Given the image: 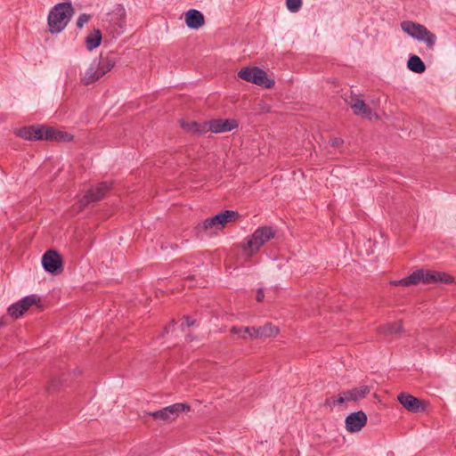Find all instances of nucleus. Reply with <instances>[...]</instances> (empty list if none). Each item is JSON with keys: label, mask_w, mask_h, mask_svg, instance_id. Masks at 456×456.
<instances>
[{"label": "nucleus", "mask_w": 456, "mask_h": 456, "mask_svg": "<svg viewBox=\"0 0 456 456\" xmlns=\"http://www.w3.org/2000/svg\"><path fill=\"white\" fill-rule=\"evenodd\" d=\"M17 135L30 141L49 140L69 142L72 139L69 134L45 126H24L17 132Z\"/></svg>", "instance_id": "obj_1"}, {"label": "nucleus", "mask_w": 456, "mask_h": 456, "mask_svg": "<svg viewBox=\"0 0 456 456\" xmlns=\"http://www.w3.org/2000/svg\"><path fill=\"white\" fill-rule=\"evenodd\" d=\"M115 63L116 61L112 56L101 54L98 59L93 61L89 68L85 71L80 79L81 83L85 86L94 83L110 71Z\"/></svg>", "instance_id": "obj_2"}, {"label": "nucleus", "mask_w": 456, "mask_h": 456, "mask_svg": "<svg viewBox=\"0 0 456 456\" xmlns=\"http://www.w3.org/2000/svg\"><path fill=\"white\" fill-rule=\"evenodd\" d=\"M73 14L70 3H60L54 5L48 15V26L51 33L62 31Z\"/></svg>", "instance_id": "obj_3"}, {"label": "nucleus", "mask_w": 456, "mask_h": 456, "mask_svg": "<svg viewBox=\"0 0 456 456\" xmlns=\"http://www.w3.org/2000/svg\"><path fill=\"white\" fill-rule=\"evenodd\" d=\"M274 235L275 231L272 226L258 227L250 237L241 243V248L246 256L250 257L259 251L261 247L272 240Z\"/></svg>", "instance_id": "obj_4"}, {"label": "nucleus", "mask_w": 456, "mask_h": 456, "mask_svg": "<svg viewBox=\"0 0 456 456\" xmlns=\"http://www.w3.org/2000/svg\"><path fill=\"white\" fill-rule=\"evenodd\" d=\"M232 334L237 335L238 338L246 339L247 336L251 339L267 338L277 336L280 330L271 322L260 327H238L232 326L230 330Z\"/></svg>", "instance_id": "obj_5"}, {"label": "nucleus", "mask_w": 456, "mask_h": 456, "mask_svg": "<svg viewBox=\"0 0 456 456\" xmlns=\"http://www.w3.org/2000/svg\"><path fill=\"white\" fill-rule=\"evenodd\" d=\"M401 28L418 41L425 42L428 48H433L436 42V36L421 24L404 20L401 22Z\"/></svg>", "instance_id": "obj_6"}, {"label": "nucleus", "mask_w": 456, "mask_h": 456, "mask_svg": "<svg viewBox=\"0 0 456 456\" xmlns=\"http://www.w3.org/2000/svg\"><path fill=\"white\" fill-rule=\"evenodd\" d=\"M238 77L247 82H251L265 88H272L274 86V80L268 78L265 71L258 67L243 68L239 71Z\"/></svg>", "instance_id": "obj_7"}, {"label": "nucleus", "mask_w": 456, "mask_h": 456, "mask_svg": "<svg viewBox=\"0 0 456 456\" xmlns=\"http://www.w3.org/2000/svg\"><path fill=\"white\" fill-rule=\"evenodd\" d=\"M191 407L187 403H178L165 407L161 410L149 412L148 415L156 419L165 422L175 420L181 412L190 411Z\"/></svg>", "instance_id": "obj_8"}, {"label": "nucleus", "mask_w": 456, "mask_h": 456, "mask_svg": "<svg viewBox=\"0 0 456 456\" xmlns=\"http://www.w3.org/2000/svg\"><path fill=\"white\" fill-rule=\"evenodd\" d=\"M238 217V213L232 210H225L215 216L207 218L202 223L204 230H221L226 224L235 220Z\"/></svg>", "instance_id": "obj_9"}, {"label": "nucleus", "mask_w": 456, "mask_h": 456, "mask_svg": "<svg viewBox=\"0 0 456 456\" xmlns=\"http://www.w3.org/2000/svg\"><path fill=\"white\" fill-rule=\"evenodd\" d=\"M370 392L368 386H361L343 392L338 398L330 397L326 400L329 405L342 404L346 402L358 401L364 398Z\"/></svg>", "instance_id": "obj_10"}, {"label": "nucleus", "mask_w": 456, "mask_h": 456, "mask_svg": "<svg viewBox=\"0 0 456 456\" xmlns=\"http://www.w3.org/2000/svg\"><path fill=\"white\" fill-rule=\"evenodd\" d=\"M110 187L111 183L110 182H102L95 186L91 187L80 200V206L78 207L79 210L90 203L102 200L110 191Z\"/></svg>", "instance_id": "obj_11"}, {"label": "nucleus", "mask_w": 456, "mask_h": 456, "mask_svg": "<svg viewBox=\"0 0 456 456\" xmlns=\"http://www.w3.org/2000/svg\"><path fill=\"white\" fill-rule=\"evenodd\" d=\"M125 18V9L120 6L117 7L110 15V19L107 20L109 24L106 26V29L113 37H117L124 32L126 26Z\"/></svg>", "instance_id": "obj_12"}, {"label": "nucleus", "mask_w": 456, "mask_h": 456, "mask_svg": "<svg viewBox=\"0 0 456 456\" xmlns=\"http://www.w3.org/2000/svg\"><path fill=\"white\" fill-rule=\"evenodd\" d=\"M40 298L37 295H29L15 304L11 305L8 309V314L13 319H18L22 316L32 305H36L39 306Z\"/></svg>", "instance_id": "obj_13"}, {"label": "nucleus", "mask_w": 456, "mask_h": 456, "mask_svg": "<svg viewBox=\"0 0 456 456\" xmlns=\"http://www.w3.org/2000/svg\"><path fill=\"white\" fill-rule=\"evenodd\" d=\"M345 102L351 107L354 114L368 119L378 118V115L358 95L351 94L345 98Z\"/></svg>", "instance_id": "obj_14"}, {"label": "nucleus", "mask_w": 456, "mask_h": 456, "mask_svg": "<svg viewBox=\"0 0 456 456\" xmlns=\"http://www.w3.org/2000/svg\"><path fill=\"white\" fill-rule=\"evenodd\" d=\"M45 270L51 273H57L62 270V261L60 254L53 249L47 250L42 257Z\"/></svg>", "instance_id": "obj_15"}, {"label": "nucleus", "mask_w": 456, "mask_h": 456, "mask_svg": "<svg viewBox=\"0 0 456 456\" xmlns=\"http://www.w3.org/2000/svg\"><path fill=\"white\" fill-rule=\"evenodd\" d=\"M397 400L409 411L419 412L425 410L424 402L410 394L401 393Z\"/></svg>", "instance_id": "obj_16"}, {"label": "nucleus", "mask_w": 456, "mask_h": 456, "mask_svg": "<svg viewBox=\"0 0 456 456\" xmlns=\"http://www.w3.org/2000/svg\"><path fill=\"white\" fill-rule=\"evenodd\" d=\"M345 423L348 432H358L366 425L367 416L362 411H359L348 415Z\"/></svg>", "instance_id": "obj_17"}, {"label": "nucleus", "mask_w": 456, "mask_h": 456, "mask_svg": "<svg viewBox=\"0 0 456 456\" xmlns=\"http://www.w3.org/2000/svg\"><path fill=\"white\" fill-rule=\"evenodd\" d=\"M207 124L208 131L209 130L215 134L230 132L237 127V123L234 119H211Z\"/></svg>", "instance_id": "obj_18"}, {"label": "nucleus", "mask_w": 456, "mask_h": 456, "mask_svg": "<svg viewBox=\"0 0 456 456\" xmlns=\"http://www.w3.org/2000/svg\"><path fill=\"white\" fill-rule=\"evenodd\" d=\"M453 281V277L447 273L426 270L425 284H451Z\"/></svg>", "instance_id": "obj_19"}, {"label": "nucleus", "mask_w": 456, "mask_h": 456, "mask_svg": "<svg viewBox=\"0 0 456 456\" xmlns=\"http://www.w3.org/2000/svg\"><path fill=\"white\" fill-rule=\"evenodd\" d=\"M184 18L187 27L192 29H198L205 23L203 14L195 9L187 11Z\"/></svg>", "instance_id": "obj_20"}, {"label": "nucleus", "mask_w": 456, "mask_h": 456, "mask_svg": "<svg viewBox=\"0 0 456 456\" xmlns=\"http://www.w3.org/2000/svg\"><path fill=\"white\" fill-rule=\"evenodd\" d=\"M425 277L426 269H419L413 272L409 276L399 280L398 283L401 284V286L416 285L419 284V282L425 283Z\"/></svg>", "instance_id": "obj_21"}, {"label": "nucleus", "mask_w": 456, "mask_h": 456, "mask_svg": "<svg viewBox=\"0 0 456 456\" xmlns=\"http://www.w3.org/2000/svg\"><path fill=\"white\" fill-rule=\"evenodd\" d=\"M181 126L183 130H185L187 132L193 133V134H203L208 131L207 122L198 123L195 121H191V122L183 121L181 123Z\"/></svg>", "instance_id": "obj_22"}, {"label": "nucleus", "mask_w": 456, "mask_h": 456, "mask_svg": "<svg viewBox=\"0 0 456 456\" xmlns=\"http://www.w3.org/2000/svg\"><path fill=\"white\" fill-rule=\"evenodd\" d=\"M102 42V33L99 29H94L86 37V45L89 51L97 48Z\"/></svg>", "instance_id": "obj_23"}, {"label": "nucleus", "mask_w": 456, "mask_h": 456, "mask_svg": "<svg viewBox=\"0 0 456 456\" xmlns=\"http://www.w3.org/2000/svg\"><path fill=\"white\" fill-rule=\"evenodd\" d=\"M403 331V324L400 321L387 323L379 329V333L382 335L399 334Z\"/></svg>", "instance_id": "obj_24"}, {"label": "nucleus", "mask_w": 456, "mask_h": 456, "mask_svg": "<svg viewBox=\"0 0 456 456\" xmlns=\"http://www.w3.org/2000/svg\"><path fill=\"white\" fill-rule=\"evenodd\" d=\"M407 67L415 73H422L426 69V66L421 59L417 55H412L407 61Z\"/></svg>", "instance_id": "obj_25"}, {"label": "nucleus", "mask_w": 456, "mask_h": 456, "mask_svg": "<svg viewBox=\"0 0 456 456\" xmlns=\"http://www.w3.org/2000/svg\"><path fill=\"white\" fill-rule=\"evenodd\" d=\"M286 6L291 12H297L302 6V0H286Z\"/></svg>", "instance_id": "obj_26"}, {"label": "nucleus", "mask_w": 456, "mask_h": 456, "mask_svg": "<svg viewBox=\"0 0 456 456\" xmlns=\"http://www.w3.org/2000/svg\"><path fill=\"white\" fill-rule=\"evenodd\" d=\"M91 19V16L89 14H86V13H82L77 20V27L78 28H82L84 27L85 24H86Z\"/></svg>", "instance_id": "obj_27"}, {"label": "nucleus", "mask_w": 456, "mask_h": 456, "mask_svg": "<svg viewBox=\"0 0 456 456\" xmlns=\"http://www.w3.org/2000/svg\"><path fill=\"white\" fill-rule=\"evenodd\" d=\"M195 321L191 319L189 316H184L183 321L182 322V326L191 327L194 324Z\"/></svg>", "instance_id": "obj_28"}, {"label": "nucleus", "mask_w": 456, "mask_h": 456, "mask_svg": "<svg viewBox=\"0 0 456 456\" xmlns=\"http://www.w3.org/2000/svg\"><path fill=\"white\" fill-rule=\"evenodd\" d=\"M344 143V141L340 138H334L332 141H331V145L333 147H339L341 146L342 144Z\"/></svg>", "instance_id": "obj_29"}, {"label": "nucleus", "mask_w": 456, "mask_h": 456, "mask_svg": "<svg viewBox=\"0 0 456 456\" xmlns=\"http://www.w3.org/2000/svg\"><path fill=\"white\" fill-rule=\"evenodd\" d=\"M265 297L264 291L262 289H259L256 292V300L258 302L262 301Z\"/></svg>", "instance_id": "obj_30"}, {"label": "nucleus", "mask_w": 456, "mask_h": 456, "mask_svg": "<svg viewBox=\"0 0 456 456\" xmlns=\"http://www.w3.org/2000/svg\"><path fill=\"white\" fill-rule=\"evenodd\" d=\"M5 324L4 318L0 319V327L4 326Z\"/></svg>", "instance_id": "obj_31"}, {"label": "nucleus", "mask_w": 456, "mask_h": 456, "mask_svg": "<svg viewBox=\"0 0 456 456\" xmlns=\"http://www.w3.org/2000/svg\"><path fill=\"white\" fill-rule=\"evenodd\" d=\"M392 284H393V285H395V286L400 285V284L398 283V281H392Z\"/></svg>", "instance_id": "obj_32"}]
</instances>
